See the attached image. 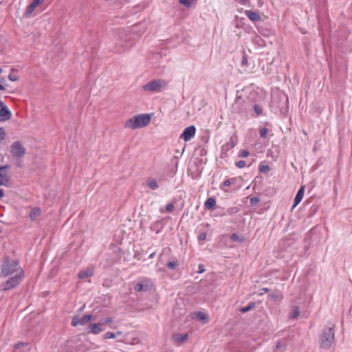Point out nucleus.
<instances>
[{
    "mask_svg": "<svg viewBox=\"0 0 352 352\" xmlns=\"http://www.w3.org/2000/svg\"><path fill=\"white\" fill-rule=\"evenodd\" d=\"M41 211L38 208H34L30 213V218L32 221H34L38 216L41 215Z\"/></svg>",
    "mask_w": 352,
    "mask_h": 352,
    "instance_id": "24",
    "label": "nucleus"
},
{
    "mask_svg": "<svg viewBox=\"0 0 352 352\" xmlns=\"http://www.w3.org/2000/svg\"><path fill=\"white\" fill-rule=\"evenodd\" d=\"M16 272L17 275H23V271L16 261H7L2 267L1 276L3 278L12 276L16 274Z\"/></svg>",
    "mask_w": 352,
    "mask_h": 352,
    "instance_id": "2",
    "label": "nucleus"
},
{
    "mask_svg": "<svg viewBox=\"0 0 352 352\" xmlns=\"http://www.w3.org/2000/svg\"><path fill=\"white\" fill-rule=\"evenodd\" d=\"M232 108L236 113H247L248 105L246 104L245 100L241 97H238L235 99Z\"/></svg>",
    "mask_w": 352,
    "mask_h": 352,
    "instance_id": "7",
    "label": "nucleus"
},
{
    "mask_svg": "<svg viewBox=\"0 0 352 352\" xmlns=\"http://www.w3.org/2000/svg\"><path fill=\"white\" fill-rule=\"evenodd\" d=\"M148 278H144L142 282L138 283L134 285V290L137 292H142V291H148L149 290V286L147 284L148 282Z\"/></svg>",
    "mask_w": 352,
    "mask_h": 352,
    "instance_id": "13",
    "label": "nucleus"
},
{
    "mask_svg": "<svg viewBox=\"0 0 352 352\" xmlns=\"http://www.w3.org/2000/svg\"><path fill=\"white\" fill-rule=\"evenodd\" d=\"M270 170V167L266 164H261L259 166V171L263 173H267Z\"/></svg>",
    "mask_w": 352,
    "mask_h": 352,
    "instance_id": "33",
    "label": "nucleus"
},
{
    "mask_svg": "<svg viewBox=\"0 0 352 352\" xmlns=\"http://www.w3.org/2000/svg\"><path fill=\"white\" fill-rule=\"evenodd\" d=\"M230 239L234 241H242L240 237L234 233L231 235Z\"/></svg>",
    "mask_w": 352,
    "mask_h": 352,
    "instance_id": "40",
    "label": "nucleus"
},
{
    "mask_svg": "<svg viewBox=\"0 0 352 352\" xmlns=\"http://www.w3.org/2000/svg\"><path fill=\"white\" fill-rule=\"evenodd\" d=\"M166 85L163 80L157 79L152 80L143 86V89L150 92H160L162 87Z\"/></svg>",
    "mask_w": 352,
    "mask_h": 352,
    "instance_id": "6",
    "label": "nucleus"
},
{
    "mask_svg": "<svg viewBox=\"0 0 352 352\" xmlns=\"http://www.w3.org/2000/svg\"><path fill=\"white\" fill-rule=\"evenodd\" d=\"M175 207L173 204L168 203L166 205V210L168 212H172L174 210Z\"/></svg>",
    "mask_w": 352,
    "mask_h": 352,
    "instance_id": "37",
    "label": "nucleus"
},
{
    "mask_svg": "<svg viewBox=\"0 0 352 352\" xmlns=\"http://www.w3.org/2000/svg\"><path fill=\"white\" fill-rule=\"evenodd\" d=\"M236 178L233 177L231 179H226L221 185H220L219 188L223 190V192H228L229 190L227 188L229 187L232 183H234L236 181Z\"/></svg>",
    "mask_w": 352,
    "mask_h": 352,
    "instance_id": "19",
    "label": "nucleus"
},
{
    "mask_svg": "<svg viewBox=\"0 0 352 352\" xmlns=\"http://www.w3.org/2000/svg\"><path fill=\"white\" fill-rule=\"evenodd\" d=\"M250 155V152L247 150H241L239 153L240 157H247Z\"/></svg>",
    "mask_w": 352,
    "mask_h": 352,
    "instance_id": "35",
    "label": "nucleus"
},
{
    "mask_svg": "<svg viewBox=\"0 0 352 352\" xmlns=\"http://www.w3.org/2000/svg\"><path fill=\"white\" fill-rule=\"evenodd\" d=\"M253 307H254V304H250V305H248L246 307L241 308L240 309V311L241 313H245V312L249 311L250 310H251L253 308Z\"/></svg>",
    "mask_w": 352,
    "mask_h": 352,
    "instance_id": "34",
    "label": "nucleus"
},
{
    "mask_svg": "<svg viewBox=\"0 0 352 352\" xmlns=\"http://www.w3.org/2000/svg\"><path fill=\"white\" fill-rule=\"evenodd\" d=\"M45 0H33L32 2L28 6L25 14L30 16L34 9L39 5L43 3Z\"/></svg>",
    "mask_w": 352,
    "mask_h": 352,
    "instance_id": "14",
    "label": "nucleus"
},
{
    "mask_svg": "<svg viewBox=\"0 0 352 352\" xmlns=\"http://www.w3.org/2000/svg\"><path fill=\"white\" fill-rule=\"evenodd\" d=\"M245 162L243 160H240L236 163V166L239 168H242L245 166Z\"/></svg>",
    "mask_w": 352,
    "mask_h": 352,
    "instance_id": "38",
    "label": "nucleus"
},
{
    "mask_svg": "<svg viewBox=\"0 0 352 352\" xmlns=\"http://www.w3.org/2000/svg\"><path fill=\"white\" fill-rule=\"evenodd\" d=\"M286 348V342L283 340L278 341L275 346L274 352H285Z\"/></svg>",
    "mask_w": 352,
    "mask_h": 352,
    "instance_id": "21",
    "label": "nucleus"
},
{
    "mask_svg": "<svg viewBox=\"0 0 352 352\" xmlns=\"http://www.w3.org/2000/svg\"><path fill=\"white\" fill-rule=\"evenodd\" d=\"M8 78L10 81L14 82L18 80V77L15 75H12L11 74H9Z\"/></svg>",
    "mask_w": 352,
    "mask_h": 352,
    "instance_id": "42",
    "label": "nucleus"
},
{
    "mask_svg": "<svg viewBox=\"0 0 352 352\" xmlns=\"http://www.w3.org/2000/svg\"><path fill=\"white\" fill-rule=\"evenodd\" d=\"M93 319V316L91 314H87L84 316L79 318L78 316H74L72 320V325L76 327L78 325H84L89 321Z\"/></svg>",
    "mask_w": 352,
    "mask_h": 352,
    "instance_id": "10",
    "label": "nucleus"
},
{
    "mask_svg": "<svg viewBox=\"0 0 352 352\" xmlns=\"http://www.w3.org/2000/svg\"><path fill=\"white\" fill-rule=\"evenodd\" d=\"M321 345L324 348L330 347L335 342L333 326L324 328L320 337Z\"/></svg>",
    "mask_w": 352,
    "mask_h": 352,
    "instance_id": "3",
    "label": "nucleus"
},
{
    "mask_svg": "<svg viewBox=\"0 0 352 352\" xmlns=\"http://www.w3.org/2000/svg\"><path fill=\"white\" fill-rule=\"evenodd\" d=\"M7 278L8 279L5 282L1 283V287L3 290H8L17 286L20 283L23 275H17L16 273L14 276Z\"/></svg>",
    "mask_w": 352,
    "mask_h": 352,
    "instance_id": "4",
    "label": "nucleus"
},
{
    "mask_svg": "<svg viewBox=\"0 0 352 352\" xmlns=\"http://www.w3.org/2000/svg\"><path fill=\"white\" fill-rule=\"evenodd\" d=\"M305 186H302L298 189V190L295 196L294 200L293 208L296 207L302 201L303 196H304V193H305Z\"/></svg>",
    "mask_w": 352,
    "mask_h": 352,
    "instance_id": "15",
    "label": "nucleus"
},
{
    "mask_svg": "<svg viewBox=\"0 0 352 352\" xmlns=\"http://www.w3.org/2000/svg\"><path fill=\"white\" fill-rule=\"evenodd\" d=\"M155 256V252H153L151 253L149 256H148V258H153Z\"/></svg>",
    "mask_w": 352,
    "mask_h": 352,
    "instance_id": "48",
    "label": "nucleus"
},
{
    "mask_svg": "<svg viewBox=\"0 0 352 352\" xmlns=\"http://www.w3.org/2000/svg\"><path fill=\"white\" fill-rule=\"evenodd\" d=\"M103 323H91L89 325V333H91L93 334H98L100 332L103 331L104 329L103 328Z\"/></svg>",
    "mask_w": 352,
    "mask_h": 352,
    "instance_id": "12",
    "label": "nucleus"
},
{
    "mask_svg": "<svg viewBox=\"0 0 352 352\" xmlns=\"http://www.w3.org/2000/svg\"><path fill=\"white\" fill-rule=\"evenodd\" d=\"M2 72V69L0 67V74Z\"/></svg>",
    "mask_w": 352,
    "mask_h": 352,
    "instance_id": "51",
    "label": "nucleus"
},
{
    "mask_svg": "<svg viewBox=\"0 0 352 352\" xmlns=\"http://www.w3.org/2000/svg\"><path fill=\"white\" fill-rule=\"evenodd\" d=\"M26 153V148L19 141L14 142L10 147L11 155L17 159L23 157Z\"/></svg>",
    "mask_w": 352,
    "mask_h": 352,
    "instance_id": "5",
    "label": "nucleus"
},
{
    "mask_svg": "<svg viewBox=\"0 0 352 352\" xmlns=\"http://www.w3.org/2000/svg\"><path fill=\"white\" fill-rule=\"evenodd\" d=\"M116 334V335H121V334H122V332H121V331H118Z\"/></svg>",
    "mask_w": 352,
    "mask_h": 352,
    "instance_id": "50",
    "label": "nucleus"
},
{
    "mask_svg": "<svg viewBox=\"0 0 352 352\" xmlns=\"http://www.w3.org/2000/svg\"><path fill=\"white\" fill-rule=\"evenodd\" d=\"M104 339H114L116 338V334L113 332H107L103 335Z\"/></svg>",
    "mask_w": 352,
    "mask_h": 352,
    "instance_id": "31",
    "label": "nucleus"
},
{
    "mask_svg": "<svg viewBox=\"0 0 352 352\" xmlns=\"http://www.w3.org/2000/svg\"><path fill=\"white\" fill-rule=\"evenodd\" d=\"M179 2L183 6L190 8L195 3V0H179Z\"/></svg>",
    "mask_w": 352,
    "mask_h": 352,
    "instance_id": "29",
    "label": "nucleus"
},
{
    "mask_svg": "<svg viewBox=\"0 0 352 352\" xmlns=\"http://www.w3.org/2000/svg\"><path fill=\"white\" fill-rule=\"evenodd\" d=\"M254 111L255 113V116L258 117L262 115L263 113V108L261 106L258 104H254L253 106Z\"/></svg>",
    "mask_w": 352,
    "mask_h": 352,
    "instance_id": "28",
    "label": "nucleus"
},
{
    "mask_svg": "<svg viewBox=\"0 0 352 352\" xmlns=\"http://www.w3.org/2000/svg\"><path fill=\"white\" fill-rule=\"evenodd\" d=\"M245 14L250 21L253 22L258 21L261 19V17L257 12L251 10H245Z\"/></svg>",
    "mask_w": 352,
    "mask_h": 352,
    "instance_id": "17",
    "label": "nucleus"
},
{
    "mask_svg": "<svg viewBox=\"0 0 352 352\" xmlns=\"http://www.w3.org/2000/svg\"><path fill=\"white\" fill-rule=\"evenodd\" d=\"M204 270H204V266H203V265H200L199 266V271H198V272H199V273H202V272H204Z\"/></svg>",
    "mask_w": 352,
    "mask_h": 352,
    "instance_id": "46",
    "label": "nucleus"
},
{
    "mask_svg": "<svg viewBox=\"0 0 352 352\" xmlns=\"http://www.w3.org/2000/svg\"><path fill=\"white\" fill-rule=\"evenodd\" d=\"M5 138V131L2 128H0V143Z\"/></svg>",
    "mask_w": 352,
    "mask_h": 352,
    "instance_id": "43",
    "label": "nucleus"
},
{
    "mask_svg": "<svg viewBox=\"0 0 352 352\" xmlns=\"http://www.w3.org/2000/svg\"><path fill=\"white\" fill-rule=\"evenodd\" d=\"M112 322H113L112 318H109V317H108V318H104V319L102 320L101 323H103V324H109V323H111Z\"/></svg>",
    "mask_w": 352,
    "mask_h": 352,
    "instance_id": "41",
    "label": "nucleus"
},
{
    "mask_svg": "<svg viewBox=\"0 0 352 352\" xmlns=\"http://www.w3.org/2000/svg\"><path fill=\"white\" fill-rule=\"evenodd\" d=\"M259 201H260V199L258 197H253L250 198V202L252 206H255L259 202Z\"/></svg>",
    "mask_w": 352,
    "mask_h": 352,
    "instance_id": "36",
    "label": "nucleus"
},
{
    "mask_svg": "<svg viewBox=\"0 0 352 352\" xmlns=\"http://www.w3.org/2000/svg\"><path fill=\"white\" fill-rule=\"evenodd\" d=\"M94 274V270L92 269L88 268L84 270H81L78 273V278L80 279H83L89 276H91Z\"/></svg>",
    "mask_w": 352,
    "mask_h": 352,
    "instance_id": "20",
    "label": "nucleus"
},
{
    "mask_svg": "<svg viewBox=\"0 0 352 352\" xmlns=\"http://www.w3.org/2000/svg\"><path fill=\"white\" fill-rule=\"evenodd\" d=\"M14 349L16 352H28L30 347L26 342H18L15 344Z\"/></svg>",
    "mask_w": 352,
    "mask_h": 352,
    "instance_id": "16",
    "label": "nucleus"
},
{
    "mask_svg": "<svg viewBox=\"0 0 352 352\" xmlns=\"http://www.w3.org/2000/svg\"><path fill=\"white\" fill-rule=\"evenodd\" d=\"M267 132H268V130L267 128H262L261 130H260V135L262 137V138H266L267 136Z\"/></svg>",
    "mask_w": 352,
    "mask_h": 352,
    "instance_id": "39",
    "label": "nucleus"
},
{
    "mask_svg": "<svg viewBox=\"0 0 352 352\" xmlns=\"http://www.w3.org/2000/svg\"><path fill=\"white\" fill-rule=\"evenodd\" d=\"M4 196V191L3 189H0V199Z\"/></svg>",
    "mask_w": 352,
    "mask_h": 352,
    "instance_id": "47",
    "label": "nucleus"
},
{
    "mask_svg": "<svg viewBox=\"0 0 352 352\" xmlns=\"http://www.w3.org/2000/svg\"><path fill=\"white\" fill-rule=\"evenodd\" d=\"M216 204V199L214 197H209L204 203L206 209L210 210Z\"/></svg>",
    "mask_w": 352,
    "mask_h": 352,
    "instance_id": "23",
    "label": "nucleus"
},
{
    "mask_svg": "<svg viewBox=\"0 0 352 352\" xmlns=\"http://www.w3.org/2000/svg\"><path fill=\"white\" fill-rule=\"evenodd\" d=\"M119 39H120V41L119 43H118L117 44L118 45H123V50H125L126 49H128L129 47H130V45L127 44V42L129 41V38H124V39L122 37V36L120 35L119 36Z\"/></svg>",
    "mask_w": 352,
    "mask_h": 352,
    "instance_id": "26",
    "label": "nucleus"
},
{
    "mask_svg": "<svg viewBox=\"0 0 352 352\" xmlns=\"http://www.w3.org/2000/svg\"><path fill=\"white\" fill-rule=\"evenodd\" d=\"M239 211V209L237 207H230L227 209L226 212L230 215H232L237 213Z\"/></svg>",
    "mask_w": 352,
    "mask_h": 352,
    "instance_id": "30",
    "label": "nucleus"
},
{
    "mask_svg": "<svg viewBox=\"0 0 352 352\" xmlns=\"http://www.w3.org/2000/svg\"><path fill=\"white\" fill-rule=\"evenodd\" d=\"M248 63V58L245 56H243L241 60L242 65H246Z\"/></svg>",
    "mask_w": 352,
    "mask_h": 352,
    "instance_id": "45",
    "label": "nucleus"
},
{
    "mask_svg": "<svg viewBox=\"0 0 352 352\" xmlns=\"http://www.w3.org/2000/svg\"><path fill=\"white\" fill-rule=\"evenodd\" d=\"M166 265H167L168 268L173 270L177 267V266L178 265V263L175 261H172L168 262Z\"/></svg>",
    "mask_w": 352,
    "mask_h": 352,
    "instance_id": "32",
    "label": "nucleus"
},
{
    "mask_svg": "<svg viewBox=\"0 0 352 352\" xmlns=\"http://www.w3.org/2000/svg\"><path fill=\"white\" fill-rule=\"evenodd\" d=\"M188 333H175L173 334V340L177 342V343H179V344H182L184 343L188 338Z\"/></svg>",
    "mask_w": 352,
    "mask_h": 352,
    "instance_id": "18",
    "label": "nucleus"
},
{
    "mask_svg": "<svg viewBox=\"0 0 352 352\" xmlns=\"http://www.w3.org/2000/svg\"><path fill=\"white\" fill-rule=\"evenodd\" d=\"M300 314L299 308L298 307H293L289 313L290 318L295 319L298 317Z\"/></svg>",
    "mask_w": 352,
    "mask_h": 352,
    "instance_id": "27",
    "label": "nucleus"
},
{
    "mask_svg": "<svg viewBox=\"0 0 352 352\" xmlns=\"http://www.w3.org/2000/svg\"><path fill=\"white\" fill-rule=\"evenodd\" d=\"M150 121L151 116L148 114H139L129 118L124 124V127L136 129L147 126Z\"/></svg>",
    "mask_w": 352,
    "mask_h": 352,
    "instance_id": "1",
    "label": "nucleus"
},
{
    "mask_svg": "<svg viewBox=\"0 0 352 352\" xmlns=\"http://www.w3.org/2000/svg\"><path fill=\"white\" fill-rule=\"evenodd\" d=\"M239 1H240V2H241V3H242L243 4H245V3H247V1H248V0H239Z\"/></svg>",
    "mask_w": 352,
    "mask_h": 352,
    "instance_id": "49",
    "label": "nucleus"
},
{
    "mask_svg": "<svg viewBox=\"0 0 352 352\" xmlns=\"http://www.w3.org/2000/svg\"><path fill=\"white\" fill-rule=\"evenodd\" d=\"M196 128L191 125L184 129L183 133L180 135V138L185 142L190 141L195 135Z\"/></svg>",
    "mask_w": 352,
    "mask_h": 352,
    "instance_id": "8",
    "label": "nucleus"
},
{
    "mask_svg": "<svg viewBox=\"0 0 352 352\" xmlns=\"http://www.w3.org/2000/svg\"><path fill=\"white\" fill-rule=\"evenodd\" d=\"M206 238V234L205 232H201L199 236H198V239L200 241H204Z\"/></svg>",
    "mask_w": 352,
    "mask_h": 352,
    "instance_id": "44",
    "label": "nucleus"
},
{
    "mask_svg": "<svg viewBox=\"0 0 352 352\" xmlns=\"http://www.w3.org/2000/svg\"><path fill=\"white\" fill-rule=\"evenodd\" d=\"M12 113L3 102H0V120L6 121L11 118Z\"/></svg>",
    "mask_w": 352,
    "mask_h": 352,
    "instance_id": "11",
    "label": "nucleus"
},
{
    "mask_svg": "<svg viewBox=\"0 0 352 352\" xmlns=\"http://www.w3.org/2000/svg\"><path fill=\"white\" fill-rule=\"evenodd\" d=\"M8 166L0 165V186H8L10 179L8 175Z\"/></svg>",
    "mask_w": 352,
    "mask_h": 352,
    "instance_id": "9",
    "label": "nucleus"
},
{
    "mask_svg": "<svg viewBox=\"0 0 352 352\" xmlns=\"http://www.w3.org/2000/svg\"><path fill=\"white\" fill-rule=\"evenodd\" d=\"M193 316V318H196L198 320L203 321L204 323L207 322V315L202 311L195 312Z\"/></svg>",
    "mask_w": 352,
    "mask_h": 352,
    "instance_id": "25",
    "label": "nucleus"
},
{
    "mask_svg": "<svg viewBox=\"0 0 352 352\" xmlns=\"http://www.w3.org/2000/svg\"><path fill=\"white\" fill-rule=\"evenodd\" d=\"M146 185L151 190H156L159 187L157 181L154 178H152V177H149L147 179Z\"/></svg>",
    "mask_w": 352,
    "mask_h": 352,
    "instance_id": "22",
    "label": "nucleus"
}]
</instances>
